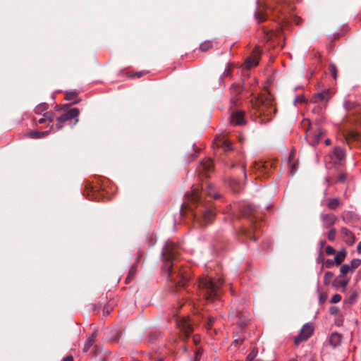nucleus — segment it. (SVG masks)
I'll return each instance as SVG.
<instances>
[{
	"label": "nucleus",
	"mask_w": 361,
	"mask_h": 361,
	"mask_svg": "<svg viewBox=\"0 0 361 361\" xmlns=\"http://www.w3.org/2000/svg\"><path fill=\"white\" fill-rule=\"evenodd\" d=\"M333 154L338 160L341 161L344 159L345 152L343 148L340 147H336L334 149Z\"/></svg>",
	"instance_id": "obj_24"
},
{
	"label": "nucleus",
	"mask_w": 361,
	"mask_h": 361,
	"mask_svg": "<svg viewBox=\"0 0 361 361\" xmlns=\"http://www.w3.org/2000/svg\"><path fill=\"white\" fill-rule=\"evenodd\" d=\"M240 232L242 233L243 235H246L247 238H250V239H252L254 241L256 240V238L255 236L252 237L251 236V233H250V231L246 228H242Z\"/></svg>",
	"instance_id": "obj_35"
},
{
	"label": "nucleus",
	"mask_w": 361,
	"mask_h": 361,
	"mask_svg": "<svg viewBox=\"0 0 361 361\" xmlns=\"http://www.w3.org/2000/svg\"><path fill=\"white\" fill-rule=\"evenodd\" d=\"M323 225L326 228L331 227L336 221L337 218L334 214H326L322 216Z\"/></svg>",
	"instance_id": "obj_16"
},
{
	"label": "nucleus",
	"mask_w": 361,
	"mask_h": 361,
	"mask_svg": "<svg viewBox=\"0 0 361 361\" xmlns=\"http://www.w3.org/2000/svg\"><path fill=\"white\" fill-rule=\"evenodd\" d=\"M331 98L329 90H324L321 92L314 94L312 96L310 102L312 103L325 102L326 103Z\"/></svg>",
	"instance_id": "obj_14"
},
{
	"label": "nucleus",
	"mask_w": 361,
	"mask_h": 361,
	"mask_svg": "<svg viewBox=\"0 0 361 361\" xmlns=\"http://www.w3.org/2000/svg\"><path fill=\"white\" fill-rule=\"evenodd\" d=\"M334 274L331 271H326L324 276V284L326 286L329 285L330 283H333V279Z\"/></svg>",
	"instance_id": "obj_27"
},
{
	"label": "nucleus",
	"mask_w": 361,
	"mask_h": 361,
	"mask_svg": "<svg viewBox=\"0 0 361 361\" xmlns=\"http://www.w3.org/2000/svg\"><path fill=\"white\" fill-rule=\"evenodd\" d=\"M204 195L214 199L220 197L215 187L212 184H207L205 188H202V191L200 192L199 189L192 188L190 193L188 194L190 201L194 203H202V196Z\"/></svg>",
	"instance_id": "obj_4"
},
{
	"label": "nucleus",
	"mask_w": 361,
	"mask_h": 361,
	"mask_svg": "<svg viewBox=\"0 0 361 361\" xmlns=\"http://www.w3.org/2000/svg\"><path fill=\"white\" fill-rule=\"evenodd\" d=\"M96 332H93L92 334L88 337L87 341L85 342L84 347H83V351L87 352L90 347L93 345L95 341L96 338Z\"/></svg>",
	"instance_id": "obj_25"
},
{
	"label": "nucleus",
	"mask_w": 361,
	"mask_h": 361,
	"mask_svg": "<svg viewBox=\"0 0 361 361\" xmlns=\"http://www.w3.org/2000/svg\"><path fill=\"white\" fill-rule=\"evenodd\" d=\"M145 74L144 71H138L135 73V75H137V78L142 77Z\"/></svg>",
	"instance_id": "obj_50"
},
{
	"label": "nucleus",
	"mask_w": 361,
	"mask_h": 361,
	"mask_svg": "<svg viewBox=\"0 0 361 361\" xmlns=\"http://www.w3.org/2000/svg\"><path fill=\"white\" fill-rule=\"evenodd\" d=\"M135 269L132 268L130 271H129V273L128 274V276L126 278V281H129L130 280L131 278H133L135 275Z\"/></svg>",
	"instance_id": "obj_43"
},
{
	"label": "nucleus",
	"mask_w": 361,
	"mask_h": 361,
	"mask_svg": "<svg viewBox=\"0 0 361 361\" xmlns=\"http://www.w3.org/2000/svg\"><path fill=\"white\" fill-rule=\"evenodd\" d=\"M361 265V259H353L350 264H345L341 267V275L344 276L348 273H353L354 271Z\"/></svg>",
	"instance_id": "obj_11"
},
{
	"label": "nucleus",
	"mask_w": 361,
	"mask_h": 361,
	"mask_svg": "<svg viewBox=\"0 0 361 361\" xmlns=\"http://www.w3.org/2000/svg\"><path fill=\"white\" fill-rule=\"evenodd\" d=\"M325 252L328 255H334L336 253L335 249L331 245L326 247Z\"/></svg>",
	"instance_id": "obj_39"
},
{
	"label": "nucleus",
	"mask_w": 361,
	"mask_h": 361,
	"mask_svg": "<svg viewBox=\"0 0 361 361\" xmlns=\"http://www.w3.org/2000/svg\"><path fill=\"white\" fill-rule=\"evenodd\" d=\"M325 244H326V242H325L324 240H321V241L319 242L320 249H321V250L324 247V246L325 245Z\"/></svg>",
	"instance_id": "obj_53"
},
{
	"label": "nucleus",
	"mask_w": 361,
	"mask_h": 361,
	"mask_svg": "<svg viewBox=\"0 0 361 361\" xmlns=\"http://www.w3.org/2000/svg\"><path fill=\"white\" fill-rule=\"evenodd\" d=\"M281 4H283L284 5H287L288 4L287 0H282Z\"/></svg>",
	"instance_id": "obj_56"
},
{
	"label": "nucleus",
	"mask_w": 361,
	"mask_h": 361,
	"mask_svg": "<svg viewBox=\"0 0 361 361\" xmlns=\"http://www.w3.org/2000/svg\"><path fill=\"white\" fill-rule=\"evenodd\" d=\"M307 136H310V133H309L308 130L307 131Z\"/></svg>",
	"instance_id": "obj_58"
},
{
	"label": "nucleus",
	"mask_w": 361,
	"mask_h": 361,
	"mask_svg": "<svg viewBox=\"0 0 361 361\" xmlns=\"http://www.w3.org/2000/svg\"><path fill=\"white\" fill-rule=\"evenodd\" d=\"M334 264H336L334 260L329 259L326 260L325 262L323 264L322 269H323L324 267L330 269L333 267Z\"/></svg>",
	"instance_id": "obj_33"
},
{
	"label": "nucleus",
	"mask_w": 361,
	"mask_h": 361,
	"mask_svg": "<svg viewBox=\"0 0 361 361\" xmlns=\"http://www.w3.org/2000/svg\"><path fill=\"white\" fill-rule=\"evenodd\" d=\"M357 298V293L356 292H353L348 298V302L352 305L353 304Z\"/></svg>",
	"instance_id": "obj_36"
},
{
	"label": "nucleus",
	"mask_w": 361,
	"mask_h": 361,
	"mask_svg": "<svg viewBox=\"0 0 361 361\" xmlns=\"http://www.w3.org/2000/svg\"><path fill=\"white\" fill-rule=\"evenodd\" d=\"M344 137L346 142L350 145L353 142H359L361 139V135L359 133L351 130L345 134Z\"/></svg>",
	"instance_id": "obj_18"
},
{
	"label": "nucleus",
	"mask_w": 361,
	"mask_h": 361,
	"mask_svg": "<svg viewBox=\"0 0 361 361\" xmlns=\"http://www.w3.org/2000/svg\"><path fill=\"white\" fill-rule=\"evenodd\" d=\"M250 102L251 115L255 118L260 119L261 123L270 121L276 113L274 100L270 94H262Z\"/></svg>",
	"instance_id": "obj_1"
},
{
	"label": "nucleus",
	"mask_w": 361,
	"mask_h": 361,
	"mask_svg": "<svg viewBox=\"0 0 361 361\" xmlns=\"http://www.w3.org/2000/svg\"><path fill=\"white\" fill-rule=\"evenodd\" d=\"M235 87L234 85H233V86L231 87V89L233 90V89H234Z\"/></svg>",
	"instance_id": "obj_59"
},
{
	"label": "nucleus",
	"mask_w": 361,
	"mask_h": 361,
	"mask_svg": "<svg viewBox=\"0 0 361 361\" xmlns=\"http://www.w3.org/2000/svg\"><path fill=\"white\" fill-rule=\"evenodd\" d=\"M314 332V326L307 323L302 326L299 334L294 338L295 345H298L301 342L307 340Z\"/></svg>",
	"instance_id": "obj_7"
},
{
	"label": "nucleus",
	"mask_w": 361,
	"mask_h": 361,
	"mask_svg": "<svg viewBox=\"0 0 361 361\" xmlns=\"http://www.w3.org/2000/svg\"><path fill=\"white\" fill-rule=\"evenodd\" d=\"M44 116L45 120H49L51 123L53 122V113L52 112H46L44 114Z\"/></svg>",
	"instance_id": "obj_40"
},
{
	"label": "nucleus",
	"mask_w": 361,
	"mask_h": 361,
	"mask_svg": "<svg viewBox=\"0 0 361 361\" xmlns=\"http://www.w3.org/2000/svg\"><path fill=\"white\" fill-rule=\"evenodd\" d=\"M341 204V202L337 197L330 198L327 201L326 206L329 209L336 210L337 209Z\"/></svg>",
	"instance_id": "obj_22"
},
{
	"label": "nucleus",
	"mask_w": 361,
	"mask_h": 361,
	"mask_svg": "<svg viewBox=\"0 0 361 361\" xmlns=\"http://www.w3.org/2000/svg\"><path fill=\"white\" fill-rule=\"evenodd\" d=\"M326 299V295L323 296L322 295H321L319 297V300H320L321 303H323Z\"/></svg>",
	"instance_id": "obj_52"
},
{
	"label": "nucleus",
	"mask_w": 361,
	"mask_h": 361,
	"mask_svg": "<svg viewBox=\"0 0 361 361\" xmlns=\"http://www.w3.org/2000/svg\"><path fill=\"white\" fill-rule=\"evenodd\" d=\"M357 251L359 254H361V242H359L357 245Z\"/></svg>",
	"instance_id": "obj_51"
},
{
	"label": "nucleus",
	"mask_w": 361,
	"mask_h": 361,
	"mask_svg": "<svg viewBox=\"0 0 361 361\" xmlns=\"http://www.w3.org/2000/svg\"><path fill=\"white\" fill-rule=\"evenodd\" d=\"M240 169H241V171H242V173H243V177H244V178H245V179H246V178H247V173H246V171H245V166H244V165H242V166H241Z\"/></svg>",
	"instance_id": "obj_47"
},
{
	"label": "nucleus",
	"mask_w": 361,
	"mask_h": 361,
	"mask_svg": "<svg viewBox=\"0 0 361 361\" xmlns=\"http://www.w3.org/2000/svg\"><path fill=\"white\" fill-rule=\"evenodd\" d=\"M213 48V44L211 41H205L200 45V50L202 52H206Z\"/></svg>",
	"instance_id": "obj_26"
},
{
	"label": "nucleus",
	"mask_w": 361,
	"mask_h": 361,
	"mask_svg": "<svg viewBox=\"0 0 361 361\" xmlns=\"http://www.w3.org/2000/svg\"><path fill=\"white\" fill-rule=\"evenodd\" d=\"M240 213L243 217H250L255 215V208L251 204L243 205L240 209Z\"/></svg>",
	"instance_id": "obj_19"
},
{
	"label": "nucleus",
	"mask_w": 361,
	"mask_h": 361,
	"mask_svg": "<svg viewBox=\"0 0 361 361\" xmlns=\"http://www.w3.org/2000/svg\"><path fill=\"white\" fill-rule=\"evenodd\" d=\"M331 140H330L329 139H326V140H325V144H326V145H331Z\"/></svg>",
	"instance_id": "obj_55"
},
{
	"label": "nucleus",
	"mask_w": 361,
	"mask_h": 361,
	"mask_svg": "<svg viewBox=\"0 0 361 361\" xmlns=\"http://www.w3.org/2000/svg\"><path fill=\"white\" fill-rule=\"evenodd\" d=\"M347 255V251L345 249H343L340 250L337 254L334 257V262L335 264L338 266L342 264V262L345 260V258Z\"/></svg>",
	"instance_id": "obj_23"
},
{
	"label": "nucleus",
	"mask_w": 361,
	"mask_h": 361,
	"mask_svg": "<svg viewBox=\"0 0 361 361\" xmlns=\"http://www.w3.org/2000/svg\"><path fill=\"white\" fill-rule=\"evenodd\" d=\"M325 132L322 129H318L317 131L314 133L312 142L314 144H317L320 139L324 135Z\"/></svg>",
	"instance_id": "obj_28"
},
{
	"label": "nucleus",
	"mask_w": 361,
	"mask_h": 361,
	"mask_svg": "<svg viewBox=\"0 0 361 361\" xmlns=\"http://www.w3.org/2000/svg\"><path fill=\"white\" fill-rule=\"evenodd\" d=\"M48 104L47 103H41L35 108V112L37 114H41L43 111H47Z\"/></svg>",
	"instance_id": "obj_30"
},
{
	"label": "nucleus",
	"mask_w": 361,
	"mask_h": 361,
	"mask_svg": "<svg viewBox=\"0 0 361 361\" xmlns=\"http://www.w3.org/2000/svg\"><path fill=\"white\" fill-rule=\"evenodd\" d=\"M289 361H298L295 358H291Z\"/></svg>",
	"instance_id": "obj_57"
},
{
	"label": "nucleus",
	"mask_w": 361,
	"mask_h": 361,
	"mask_svg": "<svg viewBox=\"0 0 361 361\" xmlns=\"http://www.w3.org/2000/svg\"><path fill=\"white\" fill-rule=\"evenodd\" d=\"M49 133V130H46V131L32 130L28 133L27 136L32 139H41V138L44 137L45 136L48 135Z\"/></svg>",
	"instance_id": "obj_20"
},
{
	"label": "nucleus",
	"mask_w": 361,
	"mask_h": 361,
	"mask_svg": "<svg viewBox=\"0 0 361 361\" xmlns=\"http://www.w3.org/2000/svg\"><path fill=\"white\" fill-rule=\"evenodd\" d=\"M215 213L212 210H207L202 215V222L204 224H210L213 221Z\"/></svg>",
	"instance_id": "obj_21"
},
{
	"label": "nucleus",
	"mask_w": 361,
	"mask_h": 361,
	"mask_svg": "<svg viewBox=\"0 0 361 361\" xmlns=\"http://www.w3.org/2000/svg\"><path fill=\"white\" fill-rule=\"evenodd\" d=\"M187 281H188V278L186 276H183L182 281L178 283L179 286H185Z\"/></svg>",
	"instance_id": "obj_46"
},
{
	"label": "nucleus",
	"mask_w": 361,
	"mask_h": 361,
	"mask_svg": "<svg viewBox=\"0 0 361 361\" xmlns=\"http://www.w3.org/2000/svg\"><path fill=\"white\" fill-rule=\"evenodd\" d=\"M149 341L152 343H155L157 341V336L156 335H150L149 336Z\"/></svg>",
	"instance_id": "obj_48"
},
{
	"label": "nucleus",
	"mask_w": 361,
	"mask_h": 361,
	"mask_svg": "<svg viewBox=\"0 0 361 361\" xmlns=\"http://www.w3.org/2000/svg\"><path fill=\"white\" fill-rule=\"evenodd\" d=\"M80 114L79 109L78 108H71L65 111L61 116H59L56 119V129L61 130L63 128V123L74 119L73 125L71 126L72 128L76 125L78 122V115Z\"/></svg>",
	"instance_id": "obj_6"
},
{
	"label": "nucleus",
	"mask_w": 361,
	"mask_h": 361,
	"mask_svg": "<svg viewBox=\"0 0 361 361\" xmlns=\"http://www.w3.org/2000/svg\"><path fill=\"white\" fill-rule=\"evenodd\" d=\"M329 71L332 75L334 80L337 78L338 70L336 66L334 64H330L329 66Z\"/></svg>",
	"instance_id": "obj_31"
},
{
	"label": "nucleus",
	"mask_w": 361,
	"mask_h": 361,
	"mask_svg": "<svg viewBox=\"0 0 361 361\" xmlns=\"http://www.w3.org/2000/svg\"><path fill=\"white\" fill-rule=\"evenodd\" d=\"M213 168L214 164L212 160L211 159H205L201 162L199 171L205 176H207V173L212 171Z\"/></svg>",
	"instance_id": "obj_15"
},
{
	"label": "nucleus",
	"mask_w": 361,
	"mask_h": 361,
	"mask_svg": "<svg viewBox=\"0 0 361 361\" xmlns=\"http://www.w3.org/2000/svg\"><path fill=\"white\" fill-rule=\"evenodd\" d=\"M260 55L261 51L258 47H256L252 51L251 55L246 59L245 61V67L247 68H251L257 66L259 63Z\"/></svg>",
	"instance_id": "obj_9"
},
{
	"label": "nucleus",
	"mask_w": 361,
	"mask_h": 361,
	"mask_svg": "<svg viewBox=\"0 0 361 361\" xmlns=\"http://www.w3.org/2000/svg\"><path fill=\"white\" fill-rule=\"evenodd\" d=\"M245 111L236 110L233 111L230 116V123L232 126H244L246 124Z\"/></svg>",
	"instance_id": "obj_8"
},
{
	"label": "nucleus",
	"mask_w": 361,
	"mask_h": 361,
	"mask_svg": "<svg viewBox=\"0 0 361 361\" xmlns=\"http://www.w3.org/2000/svg\"><path fill=\"white\" fill-rule=\"evenodd\" d=\"M45 121H46V120H45V118H44V116L43 118H39V119L38 120V123H43Z\"/></svg>",
	"instance_id": "obj_54"
},
{
	"label": "nucleus",
	"mask_w": 361,
	"mask_h": 361,
	"mask_svg": "<svg viewBox=\"0 0 361 361\" xmlns=\"http://www.w3.org/2000/svg\"><path fill=\"white\" fill-rule=\"evenodd\" d=\"M63 361H73V357L71 355H68L64 357Z\"/></svg>",
	"instance_id": "obj_49"
},
{
	"label": "nucleus",
	"mask_w": 361,
	"mask_h": 361,
	"mask_svg": "<svg viewBox=\"0 0 361 361\" xmlns=\"http://www.w3.org/2000/svg\"><path fill=\"white\" fill-rule=\"evenodd\" d=\"M257 18L258 19L259 23H262V22L265 21L267 19L266 16L264 15L263 13H258L257 15Z\"/></svg>",
	"instance_id": "obj_42"
},
{
	"label": "nucleus",
	"mask_w": 361,
	"mask_h": 361,
	"mask_svg": "<svg viewBox=\"0 0 361 361\" xmlns=\"http://www.w3.org/2000/svg\"><path fill=\"white\" fill-rule=\"evenodd\" d=\"M77 95V92L76 91H71V92H68L66 93V97L65 99L66 100H71V99H73Z\"/></svg>",
	"instance_id": "obj_34"
},
{
	"label": "nucleus",
	"mask_w": 361,
	"mask_h": 361,
	"mask_svg": "<svg viewBox=\"0 0 361 361\" xmlns=\"http://www.w3.org/2000/svg\"><path fill=\"white\" fill-rule=\"evenodd\" d=\"M179 253V246L177 243L168 240L163 248L162 256L164 259V264L162 267V274H165L166 278L171 276V271L173 267V259Z\"/></svg>",
	"instance_id": "obj_2"
},
{
	"label": "nucleus",
	"mask_w": 361,
	"mask_h": 361,
	"mask_svg": "<svg viewBox=\"0 0 361 361\" xmlns=\"http://www.w3.org/2000/svg\"><path fill=\"white\" fill-rule=\"evenodd\" d=\"M336 236V230L332 228L327 234V238L330 241H334Z\"/></svg>",
	"instance_id": "obj_32"
},
{
	"label": "nucleus",
	"mask_w": 361,
	"mask_h": 361,
	"mask_svg": "<svg viewBox=\"0 0 361 361\" xmlns=\"http://www.w3.org/2000/svg\"><path fill=\"white\" fill-rule=\"evenodd\" d=\"M347 178V175L345 173H341L338 176V180L339 182L343 183Z\"/></svg>",
	"instance_id": "obj_41"
},
{
	"label": "nucleus",
	"mask_w": 361,
	"mask_h": 361,
	"mask_svg": "<svg viewBox=\"0 0 361 361\" xmlns=\"http://www.w3.org/2000/svg\"><path fill=\"white\" fill-rule=\"evenodd\" d=\"M329 312L331 314L336 315L338 312V309L337 307H331L329 309Z\"/></svg>",
	"instance_id": "obj_44"
},
{
	"label": "nucleus",
	"mask_w": 361,
	"mask_h": 361,
	"mask_svg": "<svg viewBox=\"0 0 361 361\" xmlns=\"http://www.w3.org/2000/svg\"><path fill=\"white\" fill-rule=\"evenodd\" d=\"M348 283V280L341 279V280H334L333 282V286L336 288L341 287L343 288H345Z\"/></svg>",
	"instance_id": "obj_29"
},
{
	"label": "nucleus",
	"mask_w": 361,
	"mask_h": 361,
	"mask_svg": "<svg viewBox=\"0 0 361 361\" xmlns=\"http://www.w3.org/2000/svg\"><path fill=\"white\" fill-rule=\"evenodd\" d=\"M215 319L214 317H209L206 324L207 329H211L212 326L214 325Z\"/></svg>",
	"instance_id": "obj_37"
},
{
	"label": "nucleus",
	"mask_w": 361,
	"mask_h": 361,
	"mask_svg": "<svg viewBox=\"0 0 361 361\" xmlns=\"http://www.w3.org/2000/svg\"><path fill=\"white\" fill-rule=\"evenodd\" d=\"M341 300V295H339V294H337V293H336V294H334V295L332 296V298H331V299L330 302H331V303H337V302H340Z\"/></svg>",
	"instance_id": "obj_38"
},
{
	"label": "nucleus",
	"mask_w": 361,
	"mask_h": 361,
	"mask_svg": "<svg viewBox=\"0 0 361 361\" xmlns=\"http://www.w3.org/2000/svg\"><path fill=\"white\" fill-rule=\"evenodd\" d=\"M293 20L296 25H299L302 22V18L298 16H294Z\"/></svg>",
	"instance_id": "obj_45"
},
{
	"label": "nucleus",
	"mask_w": 361,
	"mask_h": 361,
	"mask_svg": "<svg viewBox=\"0 0 361 361\" xmlns=\"http://www.w3.org/2000/svg\"><path fill=\"white\" fill-rule=\"evenodd\" d=\"M177 326L186 337L189 336L193 331L189 317L179 319L177 322Z\"/></svg>",
	"instance_id": "obj_10"
},
{
	"label": "nucleus",
	"mask_w": 361,
	"mask_h": 361,
	"mask_svg": "<svg viewBox=\"0 0 361 361\" xmlns=\"http://www.w3.org/2000/svg\"><path fill=\"white\" fill-rule=\"evenodd\" d=\"M274 161L271 160L255 161L252 171L257 178H267L274 168Z\"/></svg>",
	"instance_id": "obj_5"
},
{
	"label": "nucleus",
	"mask_w": 361,
	"mask_h": 361,
	"mask_svg": "<svg viewBox=\"0 0 361 361\" xmlns=\"http://www.w3.org/2000/svg\"><path fill=\"white\" fill-rule=\"evenodd\" d=\"M214 145L216 147L222 149L224 152L233 150L232 142L229 140L221 136L215 137Z\"/></svg>",
	"instance_id": "obj_13"
},
{
	"label": "nucleus",
	"mask_w": 361,
	"mask_h": 361,
	"mask_svg": "<svg viewBox=\"0 0 361 361\" xmlns=\"http://www.w3.org/2000/svg\"><path fill=\"white\" fill-rule=\"evenodd\" d=\"M224 280L221 278L216 279L206 277L200 280L199 286L205 290L204 295L207 300H213L218 298Z\"/></svg>",
	"instance_id": "obj_3"
},
{
	"label": "nucleus",
	"mask_w": 361,
	"mask_h": 361,
	"mask_svg": "<svg viewBox=\"0 0 361 361\" xmlns=\"http://www.w3.org/2000/svg\"><path fill=\"white\" fill-rule=\"evenodd\" d=\"M340 232L343 240L348 246H352L355 243L356 237L350 230L346 227H341Z\"/></svg>",
	"instance_id": "obj_12"
},
{
	"label": "nucleus",
	"mask_w": 361,
	"mask_h": 361,
	"mask_svg": "<svg viewBox=\"0 0 361 361\" xmlns=\"http://www.w3.org/2000/svg\"><path fill=\"white\" fill-rule=\"evenodd\" d=\"M343 336L338 332H333L329 338V343L333 348H336L341 344Z\"/></svg>",
	"instance_id": "obj_17"
}]
</instances>
